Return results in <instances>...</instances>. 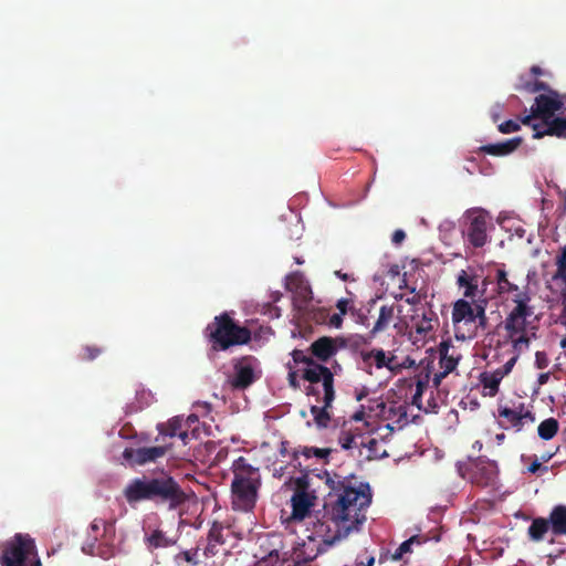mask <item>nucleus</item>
Instances as JSON below:
<instances>
[{"label": "nucleus", "mask_w": 566, "mask_h": 566, "mask_svg": "<svg viewBox=\"0 0 566 566\" xmlns=\"http://www.w3.org/2000/svg\"><path fill=\"white\" fill-rule=\"evenodd\" d=\"M176 543V538L167 536V534L161 530H154L149 534L146 533L145 535V545L150 552L158 548L174 546Z\"/></svg>", "instance_id": "nucleus-27"}, {"label": "nucleus", "mask_w": 566, "mask_h": 566, "mask_svg": "<svg viewBox=\"0 0 566 566\" xmlns=\"http://www.w3.org/2000/svg\"><path fill=\"white\" fill-rule=\"evenodd\" d=\"M167 453V447L156 446V447H145V448H126L123 451V459L130 464L135 465H145L150 462H156L158 459L165 457Z\"/></svg>", "instance_id": "nucleus-21"}, {"label": "nucleus", "mask_w": 566, "mask_h": 566, "mask_svg": "<svg viewBox=\"0 0 566 566\" xmlns=\"http://www.w3.org/2000/svg\"><path fill=\"white\" fill-rule=\"evenodd\" d=\"M83 552L103 559H109L115 555V546L109 544L90 543L83 546Z\"/></svg>", "instance_id": "nucleus-32"}, {"label": "nucleus", "mask_w": 566, "mask_h": 566, "mask_svg": "<svg viewBox=\"0 0 566 566\" xmlns=\"http://www.w3.org/2000/svg\"><path fill=\"white\" fill-rule=\"evenodd\" d=\"M218 544H214V543H211V542H208L207 546L205 547V551H203V554L206 557H211V556H214L217 554V547Z\"/></svg>", "instance_id": "nucleus-50"}, {"label": "nucleus", "mask_w": 566, "mask_h": 566, "mask_svg": "<svg viewBox=\"0 0 566 566\" xmlns=\"http://www.w3.org/2000/svg\"><path fill=\"white\" fill-rule=\"evenodd\" d=\"M413 543H418V539L416 537H411V538L405 541L403 543H401L400 546L394 553L392 558L395 560H398V559L402 558V556L406 553L410 552L411 545Z\"/></svg>", "instance_id": "nucleus-43"}, {"label": "nucleus", "mask_w": 566, "mask_h": 566, "mask_svg": "<svg viewBox=\"0 0 566 566\" xmlns=\"http://www.w3.org/2000/svg\"><path fill=\"white\" fill-rule=\"evenodd\" d=\"M334 500L327 506L331 522L339 526L342 535L358 531L366 520V510L371 503V491L368 484L345 485L338 483L333 488Z\"/></svg>", "instance_id": "nucleus-3"}, {"label": "nucleus", "mask_w": 566, "mask_h": 566, "mask_svg": "<svg viewBox=\"0 0 566 566\" xmlns=\"http://www.w3.org/2000/svg\"><path fill=\"white\" fill-rule=\"evenodd\" d=\"M541 467H542V465H541V463H539L537 460H535V461H534V462L528 467V469H527V470H528V472H531V473H536V472L541 469Z\"/></svg>", "instance_id": "nucleus-57"}, {"label": "nucleus", "mask_w": 566, "mask_h": 566, "mask_svg": "<svg viewBox=\"0 0 566 566\" xmlns=\"http://www.w3.org/2000/svg\"><path fill=\"white\" fill-rule=\"evenodd\" d=\"M313 354L322 359L327 360L335 353L333 340L327 337H322L312 344Z\"/></svg>", "instance_id": "nucleus-31"}, {"label": "nucleus", "mask_w": 566, "mask_h": 566, "mask_svg": "<svg viewBox=\"0 0 566 566\" xmlns=\"http://www.w3.org/2000/svg\"><path fill=\"white\" fill-rule=\"evenodd\" d=\"M325 548L313 539L306 538L298 544L292 553V560L295 565H302L316 558Z\"/></svg>", "instance_id": "nucleus-24"}, {"label": "nucleus", "mask_w": 566, "mask_h": 566, "mask_svg": "<svg viewBox=\"0 0 566 566\" xmlns=\"http://www.w3.org/2000/svg\"><path fill=\"white\" fill-rule=\"evenodd\" d=\"M400 395L408 397L410 395L412 406H416L419 410L424 412H434L440 405V399L433 396V391L429 386L428 381L420 379L403 380L398 386Z\"/></svg>", "instance_id": "nucleus-14"}, {"label": "nucleus", "mask_w": 566, "mask_h": 566, "mask_svg": "<svg viewBox=\"0 0 566 566\" xmlns=\"http://www.w3.org/2000/svg\"><path fill=\"white\" fill-rule=\"evenodd\" d=\"M281 297V293L280 292H275L274 295H273V301L276 302L279 301Z\"/></svg>", "instance_id": "nucleus-63"}, {"label": "nucleus", "mask_w": 566, "mask_h": 566, "mask_svg": "<svg viewBox=\"0 0 566 566\" xmlns=\"http://www.w3.org/2000/svg\"><path fill=\"white\" fill-rule=\"evenodd\" d=\"M350 424L352 427L343 430L339 436V443L343 449L350 450L361 447H368L370 449L371 446L377 443L374 438L366 437L364 433L358 432L360 431V424L363 426L361 422L356 423L350 419Z\"/></svg>", "instance_id": "nucleus-23"}, {"label": "nucleus", "mask_w": 566, "mask_h": 566, "mask_svg": "<svg viewBox=\"0 0 566 566\" xmlns=\"http://www.w3.org/2000/svg\"><path fill=\"white\" fill-rule=\"evenodd\" d=\"M363 363L368 373L373 374V369L380 370L386 368L390 373H395L400 369V364L397 357L391 352L384 349H371L367 353H363Z\"/></svg>", "instance_id": "nucleus-20"}, {"label": "nucleus", "mask_w": 566, "mask_h": 566, "mask_svg": "<svg viewBox=\"0 0 566 566\" xmlns=\"http://www.w3.org/2000/svg\"><path fill=\"white\" fill-rule=\"evenodd\" d=\"M548 521L555 535H566V505H556L552 510Z\"/></svg>", "instance_id": "nucleus-29"}, {"label": "nucleus", "mask_w": 566, "mask_h": 566, "mask_svg": "<svg viewBox=\"0 0 566 566\" xmlns=\"http://www.w3.org/2000/svg\"><path fill=\"white\" fill-rule=\"evenodd\" d=\"M272 335L273 333L270 327L250 324V343L253 342L256 346H262L271 339Z\"/></svg>", "instance_id": "nucleus-35"}, {"label": "nucleus", "mask_w": 566, "mask_h": 566, "mask_svg": "<svg viewBox=\"0 0 566 566\" xmlns=\"http://www.w3.org/2000/svg\"><path fill=\"white\" fill-rule=\"evenodd\" d=\"M303 454L306 457V458H310L312 455H315L317 458H324L325 454H326V451L323 450V449H316V448H310V449H305L303 451Z\"/></svg>", "instance_id": "nucleus-47"}, {"label": "nucleus", "mask_w": 566, "mask_h": 566, "mask_svg": "<svg viewBox=\"0 0 566 566\" xmlns=\"http://www.w3.org/2000/svg\"><path fill=\"white\" fill-rule=\"evenodd\" d=\"M520 137H514L501 143L490 144L482 147V150L494 156H506L513 153L521 144Z\"/></svg>", "instance_id": "nucleus-28"}, {"label": "nucleus", "mask_w": 566, "mask_h": 566, "mask_svg": "<svg viewBox=\"0 0 566 566\" xmlns=\"http://www.w3.org/2000/svg\"><path fill=\"white\" fill-rule=\"evenodd\" d=\"M520 129L518 122L515 120H506L499 125V130L503 134L514 133Z\"/></svg>", "instance_id": "nucleus-44"}, {"label": "nucleus", "mask_w": 566, "mask_h": 566, "mask_svg": "<svg viewBox=\"0 0 566 566\" xmlns=\"http://www.w3.org/2000/svg\"><path fill=\"white\" fill-rule=\"evenodd\" d=\"M534 275H535V272L528 271V273L526 275L527 281L531 282L533 280Z\"/></svg>", "instance_id": "nucleus-61"}, {"label": "nucleus", "mask_w": 566, "mask_h": 566, "mask_svg": "<svg viewBox=\"0 0 566 566\" xmlns=\"http://www.w3.org/2000/svg\"><path fill=\"white\" fill-rule=\"evenodd\" d=\"M566 98L554 91L541 94L532 106L531 114L521 118V122L533 128V137L554 135L566 138V115L560 116Z\"/></svg>", "instance_id": "nucleus-4"}, {"label": "nucleus", "mask_w": 566, "mask_h": 566, "mask_svg": "<svg viewBox=\"0 0 566 566\" xmlns=\"http://www.w3.org/2000/svg\"><path fill=\"white\" fill-rule=\"evenodd\" d=\"M556 273L566 274V247L558 250L555 258Z\"/></svg>", "instance_id": "nucleus-42"}, {"label": "nucleus", "mask_w": 566, "mask_h": 566, "mask_svg": "<svg viewBox=\"0 0 566 566\" xmlns=\"http://www.w3.org/2000/svg\"><path fill=\"white\" fill-rule=\"evenodd\" d=\"M532 73H533V74H535V75L541 74V70H539V67H537V66H533V67H532Z\"/></svg>", "instance_id": "nucleus-62"}, {"label": "nucleus", "mask_w": 566, "mask_h": 566, "mask_svg": "<svg viewBox=\"0 0 566 566\" xmlns=\"http://www.w3.org/2000/svg\"><path fill=\"white\" fill-rule=\"evenodd\" d=\"M494 282V277L482 276L475 270L469 268L461 270L457 275V285L462 291L464 300L478 302L484 298L485 306L491 298L495 297L494 293L488 292V286Z\"/></svg>", "instance_id": "nucleus-13"}, {"label": "nucleus", "mask_w": 566, "mask_h": 566, "mask_svg": "<svg viewBox=\"0 0 566 566\" xmlns=\"http://www.w3.org/2000/svg\"><path fill=\"white\" fill-rule=\"evenodd\" d=\"M451 346L448 343H441L440 345V367L443 369L442 373L436 374L433 377V385L438 387L441 379L453 371L459 363V356L450 353Z\"/></svg>", "instance_id": "nucleus-25"}, {"label": "nucleus", "mask_w": 566, "mask_h": 566, "mask_svg": "<svg viewBox=\"0 0 566 566\" xmlns=\"http://www.w3.org/2000/svg\"><path fill=\"white\" fill-rule=\"evenodd\" d=\"M560 346H562L563 348H566V337L562 339V342H560Z\"/></svg>", "instance_id": "nucleus-64"}, {"label": "nucleus", "mask_w": 566, "mask_h": 566, "mask_svg": "<svg viewBox=\"0 0 566 566\" xmlns=\"http://www.w3.org/2000/svg\"><path fill=\"white\" fill-rule=\"evenodd\" d=\"M549 358L544 352H536L535 354V365L538 369H544L548 366Z\"/></svg>", "instance_id": "nucleus-45"}, {"label": "nucleus", "mask_w": 566, "mask_h": 566, "mask_svg": "<svg viewBox=\"0 0 566 566\" xmlns=\"http://www.w3.org/2000/svg\"><path fill=\"white\" fill-rule=\"evenodd\" d=\"M295 464L289 468H275L274 476L286 478L285 485L295 489L294 494L291 497V520L303 521L315 506L316 495L314 492L305 490L307 482V475L303 471L295 472Z\"/></svg>", "instance_id": "nucleus-9"}, {"label": "nucleus", "mask_w": 566, "mask_h": 566, "mask_svg": "<svg viewBox=\"0 0 566 566\" xmlns=\"http://www.w3.org/2000/svg\"><path fill=\"white\" fill-rule=\"evenodd\" d=\"M395 316V308L392 306L384 305L379 310L378 318L371 329L373 334L385 331L391 323Z\"/></svg>", "instance_id": "nucleus-33"}, {"label": "nucleus", "mask_w": 566, "mask_h": 566, "mask_svg": "<svg viewBox=\"0 0 566 566\" xmlns=\"http://www.w3.org/2000/svg\"><path fill=\"white\" fill-rule=\"evenodd\" d=\"M497 411L500 418L504 419L502 426L512 428L516 432L535 422V416L531 408L522 402L513 403L512 406H500Z\"/></svg>", "instance_id": "nucleus-16"}, {"label": "nucleus", "mask_w": 566, "mask_h": 566, "mask_svg": "<svg viewBox=\"0 0 566 566\" xmlns=\"http://www.w3.org/2000/svg\"><path fill=\"white\" fill-rule=\"evenodd\" d=\"M559 430V423L555 418L543 420L537 427V434L542 440H552Z\"/></svg>", "instance_id": "nucleus-34"}, {"label": "nucleus", "mask_w": 566, "mask_h": 566, "mask_svg": "<svg viewBox=\"0 0 566 566\" xmlns=\"http://www.w3.org/2000/svg\"><path fill=\"white\" fill-rule=\"evenodd\" d=\"M560 321L566 326V306L563 308V312L560 314Z\"/></svg>", "instance_id": "nucleus-58"}, {"label": "nucleus", "mask_w": 566, "mask_h": 566, "mask_svg": "<svg viewBox=\"0 0 566 566\" xmlns=\"http://www.w3.org/2000/svg\"><path fill=\"white\" fill-rule=\"evenodd\" d=\"M228 384L233 390L248 388V357L234 360V370L229 375Z\"/></svg>", "instance_id": "nucleus-26"}, {"label": "nucleus", "mask_w": 566, "mask_h": 566, "mask_svg": "<svg viewBox=\"0 0 566 566\" xmlns=\"http://www.w3.org/2000/svg\"><path fill=\"white\" fill-rule=\"evenodd\" d=\"M338 531L339 526L333 524L331 522V515H328V520H317L313 523L312 530H308L310 534L307 535V538L313 539V542H316L322 547L326 548L348 536L342 535Z\"/></svg>", "instance_id": "nucleus-19"}, {"label": "nucleus", "mask_w": 566, "mask_h": 566, "mask_svg": "<svg viewBox=\"0 0 566 566\" xmlns=\"http://www.w3.org/2000/svg\"><path fill=\"white\" fill-rule=\"evenodd\" d=\"M258 566H275L280 562L279 552L276 549H272L266 556H258Z\"/></svg>", "instance_id": "nucleus-39"}, {"label": "nucleus", "mask_w": 566, "mask_h": 566, "mask_svg": "<svg viewBox=\"0 0 566 566\" xmlns=\"http://www.w3.org/2000/svg\"><path fill=\"white\" fill-rule=\"evenodd\" d=\"M521 87L526 91H530V92H535L541 88V86L537 83H535L534 85H532L530 83H525V84L523 83V84H521Z\"/></svg>", "instance_id": "nucleus-55"}, {"label": "nucleus", "mask_w": 566, "mask_h": 566, "mask_svg": "<svg viewBox=\"0 0 566 566\" xmlns=\"http://www.w3.org/2000/svg\"><path fill=\"white\" fill-rule=\"evenodd\" d=\"M177 436H179V438L185 442L186 439L188 438V432L182 431V432H179Z\"/></svg>", "instance_id": "nucleus-60"}, {"label": "nucleus", "mask_w": 566, "mask_h": 566, "mask_svg": "<svg viewBox=\"0 0 566 566\" xmlns=\"http://www.w3.org/2000/svg\"><path fill=\"white\" fill-rule=\"evenodd\" d=\"M549 377H551L549 373L539 374L537 381L539 385H544L548 381Z\"/></svg>", "instance_id": "nucleus-56"}, {"label": "nucleus", "mask_w": 566, "mask_h": 566, "mask_svg": "<svg viewBox=\"0 0 566 566\" xmlns=\"http://www.w3.org/2000/svg\"><path fill=\"white\" fill-rule=\"evenodd\" d=\"M517 360V354L514 355L513 357H511L504 365L503 367L496 369L495 371L496 373H500L501 376L504 378V376H506L513 368V366L515 365Z\"/></svg>", "instance_id": "nucleus-46"}, {"label": "nucleus", "mask_w": 566, "mask_h": 566, "mask_svg": "<svg viewBox=\"0 0 566 566\" xmlns=\"http://www.w3.org/2000/svg\"><path fill=\"white\" fill-rule=\"evenodd\" d=\"M205 337L211 352H223L232 346L248 344V327L239 326L229 313L224 312L207 325Z\"/></svg>", "instance_id": "nucleus-8"}, {"label": "nucleus", "mask_w": 566, "mask_h": 566, "mask_svg": "<svg viewBox=\"0 0 566 566\" xmlns=\"http://www.w3.org/2000/svg\"><path fill=\"white\" fill-rule=\"evenodd\" d=\"M129 505L140 502H151L175 511L185 505L188 495L179 482L166 471L144 474L132 479L123 490Z\"/></svg>", "instance_id": "nucleus-2"}, {"label": "nucleus", "mask_w": 566, "mask_h": 566, "mask_svg": "<svg viewBox=\"0 0 566 566\" xmlns=\"http://www.w3.org/2000/svg\"><path fill=\"white\" fill-rule=\"evenodd\" d=\"M344 315H340L339 313L338 314H334L332 317H331V324L335 327H340L342 325V317Z\"/></svg>", "instance_id": "nucleus-53"}, {"label": "nucleus", "mask_w": 566, "mask_h": 566, "mask_svg": "<svg viewBox=\"0 0 566 566\" xmlns=\"http://www.w3.org/2000/svg\"><path fill=\"white\" fill-rule=\"evenodd\" d=\"M348 301L345 298H342L337 302V308L339 310L340 315H345L347 311Z\"/></svg>", "instance_id": "nucleus-52"}, {"label": "nucleus", "mask_w": 566, "mask_h": 566, "mask_svg": "<svg viewBox=\"0 0 566 566\" xmlns=\"http://www.w3.org/2000/svg\"><path fill=\"white\" fill-rule=\"evenodd\" d=\"M289 384L293 388L300 387V378L310 382L306 392L317 397L322 406L313 405L311 412L318 427H326L329 421L327 408L331 407L335 392L333 387V374L328 368L306 357L303 352L292 353V363L287 364Z\"/></svg>", "instance_id": "nucleus-1"}, {"label": "nucleus", "mask_w": 566, "mask_h": 566, "mask_svg": "<svg viewBox=\"0 0 566 566\" xmlns=\"http://www.w3.org/2000/svg\"><path fill=\"white\" fill-rule=\"evenodd\" d=\"M469 224L467 228V238L470 244L481 248L488 242L489 214L483 209H471L465 213Z\"/></svg>", "instance_id": "nucleus-17"}, {"label": "nucleus", "mask_w": 566, "mask_h": 566, "mask_svg": "<svg viewBox=\"0 0 566 566\" xmlns=\"http://www.w3.org/2000/svg\"><path fill=\"white\" fill-rule=\"evenodd\" d=\"M407 398L402 401L373 399L352 416L356 423H363L367 432L374 431L380 422L391 431L402 429L410 422Z\"/></svg>", "instance_id": "nucleus-5"}, {"label": "nucleus", "mask_w": 566, "mask_h": 566, "mask_svg": "<svg viewBox=\"0 0 566 566\" xmlns=\"http://www.w3.org/2000/svg\"><path fill=\"white\" fill-rule=\"evenodd\" d=\"M547 284L556 296L566 297V274L555 272Z\"/></svg>", "instance_id": "nucleus-37"}, {"label": "nucleus", "mask_w": 566, "mask_h": 566, "mask_svg": "<svg viewBox=\"0 0 566 566\" xmlns=\"http://www.w3.org/2000/svg\"><path fill=\"white\" fill-rule=\"evenodd\" d=\"M198 551H199L198 547L193 548V549H189V551H182L176 555V560L182 559L186 563H189V564L196 566V565H198V560H197Z\"/></svg>", "instance_id": "nucleus-41"}, {"label": "nucleus", "mask_w": 566, "mask_h": 566, "mask_svg": "<svg viewBox=\"0 0 566 566\" xmlns=\"http://www.w3.org/2000/svg\"><path fill=\"white\" fill-rule=\"evenodd\" d=\"M233 480L231 483L232 510L248 512V460L239 457L232 464Z\"/></svg>", "instance_id": "nucleus-15"}, {"label": "nucleus", "mask_w": 566, "mask_h": 566, "mask_svg": "<svg viewBox=\"0 0 566 566\" xmlns=\"http://www.w3.org/2000/svg\"><path fill=\"white\" fill-rule=\"evenodd\" d=\"M228 534L223 536V527L220 523L214 522L208 533L207 541L214 544L228 543L231 549L239 546V542L243 541L247 536V531L243 525L239 523L237 517L232 518V522L228 525Z\"/></svg>", "instance_id": "nucleus-18"}, {"label": "nucleus", "mask_w": 566, "mask_h": 566, "mask_svg": "<svg viewBox=\"0 0 566 566\" xmlns=\"http://www.w3.org/2000/svg\"><path fill=\"white\" fill-rule=\"evenodd\" d=\"M405 237L406 234L402 230H396L392 234V242L399 244L405 240Z\"/></svg>", "instance_id": "nucleus-51"}, {"label": "nucleus", "mask_w": 566, "mask_h": 566, "mask_svg": "<svg viewBox=\"0 0 566 566\" xmlns=\"http://www.w3.org/2000/svg\"><path fill=\"white\" fill-rule=\"evenodd\" d=\"M553 455H554V453H546V454H543V455H542V460H543L544 462H547V461H549V460L552 459V457H553Z\"/></svg>", "instance_id": "nucleus-59"}, {"label": "nucleus", "mask_w": 566, "mask_h": 566, "mask_svg": "<svg viewBox=\"0 0 566 566\" xmlns=\"http://www.w3.org/2000/svg\"><path fill=\"white\" fill-rule=\"evenodd\" d=\"M494 283L496 285L495 296L505 302H511L513 304L511 310L534 308L528 286L521 287L511 282L503 266L495 270Z\"/></svg>", "instance_id": "nucleus-12"}, {"label": "nucleus", "mask_w": 566, "mask_h": 566, "mask_svg": "<svg viewBox=\"0 0 566 566\" xmlns=\"http://www.w3.org/2000/svg\"><path fill=\"white\" fill-rule=\"evenodd\" d=\"M551 527L549 521L545 518H536L532 522L531 526L528 527V534L530 537L533 541H541L543 539L544 535Z\"/></svg>", "instance_id": "nucleus-36"}, {"label": "nucleus", "mask_w": 566, "mask_h": 566, "mask_svg": "<svg viewBox=\"0 0 566 566\" xmlns=\"http://www.w3.org/2000/svg\"><path fill=\"white\" fill-rule=\"evenodd\" d=\"M503 377L500 373L491 371L481 375V385L483 396L494 397L499 391V386Z\"/></svg>", "instance_id": "nucleus-30"}, {"label": "nucleus", "mask_w": 566, "mask_h": 566, "mask_svg": "<svg viewBox=\"0 0 566 566\" xmlns=\"http://www.w3.org/2000/svg\"><path fill=\"white\" fill-rule=\"evenodd\" d=\"M250 382L253 380V378H258L261 375V369L258 366H254L252 359L250 358Z\"/></svg>", "instance_id": "nucleus-49"}, {"label": "nucleus", "mask_w": 566, "mask_h": 566, "mask_svg": "<svg viewBox=\"0 0 566 566\" xmlns=\"http://www.w3.org/2000/svg\"><path fill=\"white\" fill-rule=\"evenodd\" d=\"M439 321L437 314L424 305L410 308V314L402 315L395 326L405 331L413 346L420 348L434 340Z\"/></svg>", "instance_id": "nucleus-6"}, {"label": "nucleus", "mask_w": 566, "mask_h": 566, "mask_svg": "<svg viewBox=\"0 0 566 566\" xmlns=\"http://www.w3.org/2000/svg\"><path fill=\"white\" fill-rule=\"evenodd\" d=\"M536 315L534 308L510 310L503 327L505 337L515 353H522L530 346L536 334Z\"/></svg>", "instance_id": "nucleus-10"}, {"label": "nucleus", "mask_w": 566, "mask_h": 566, "mask_svg": "<svg viewBox=\"0 0 566 566\" xmlns=\"http://www.w3.org/2000/svg\"><path fill=\"white\" fill-rule=\"evenodd\" d=\"M1 566H42L34 539L28 534H15L4 546Z\"/></svg>", "instance_id": "nucleus-11"}, {"label": "nucleus", "mask_w": 566, "mask_h": 566, "mask_svg": "<svg viewBox=\"0 0 566 566\" xmlns=\"http://www.w3.org/2000/svg\"><path fill=\"white\" fill-rule=\"evenodd\" d=\"M181 428V421L178 420V419H171L168 423L166 424H158V430L160 432V434H164V436H169V437H175L177 436Z\"/></svg>", "instance_id": "nucleus-38"}, {"label": "nucleus", "mask_w": 566, "mask_h": 566, "mask_svg": "<svg viewBox=\"0 0 566 566\" xmlns=\"http://www.w3.org/2000/svg\"><path fill=\"white\" fill-rule=\"evenodd\" d=\"M486 307L484 298L478 302L458 298L452 304L451 322L457 339H470L479 327L485 326Z\"/></svg>", "instance_id": "nucleus-7"}, {"label": "nucleus", "mask_w": 566, "mask_h": 566, "mask_svg": "<svg viewBox=\"0 0 566 566\" xmlns=\"http://www.w3.org/2000/svg\"><path fill=\"white\" fill-rule=\"evenodd\" d=\"M101 525H103V526H104L105 531H107L108 528H112V527H113V524H112V523H107V522H105L104 520H97V518H95V520L93 521V523L91 524V530H92L93 532H97V531L99 530Z\"/></svg>", "instance_id": "nucleus-48"}, {"label": "nucleus", "mask_w": 566, "mask_h": 566, "mask_svg": "<svg viewBox=\"0 0 566 566\" xmlns=\"http://www.w3.org/2000/svg\"><path fill=\"white\" fill-rule=\"evenodd\" d=\"M285 289L293 294L294 303L298 308L305 307L312 298V290L301 272H293L285 276Z\"/></svg>", "instance_id": "nucleus-22"}, {"label": "nucleus", "mask_w": 566, "mask_h": 566, "mask_svg": "<svg viewBox=\"0 0 566 566\" xmlns=\"http://www.w3.org/2000/svg\"><path fill=\"white\" fill-rule=\"evenodd\" d=\"M103 353V349L95 345H86L82 348L81 358L83 360H94Z\"/></svg>", "instance_id": "nucleus-40"}, {"label": "nucleus", "mask_w": 566, "mask_h": 566, "mask_svg": "<svg viewBox=\"0 0 566 566\" xmlns=\"http://www.w3.org/2000/svg\"><path fill=\"white\" fill-rule=\"evenodd\" d=\"M375 558L374 556H368L366 558V563L364 560H357L355 566H374Z\"/></svg>", "instance_id": "nucleus-54"}]
</instances>
